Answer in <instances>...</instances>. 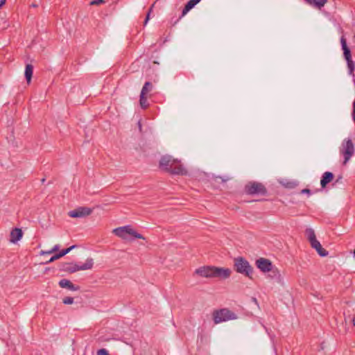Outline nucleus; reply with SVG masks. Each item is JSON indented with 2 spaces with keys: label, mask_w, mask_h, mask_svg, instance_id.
<instances>
[{
  "label": "nucleus",
  "mask_w": 355,
  "mask_h": 355,
  "mask_svg": "<svg viewBox=\"0 0 355 355\" xmlns=\"http://www.w3.org/2000/svg\"><path fill=\"white\" fill-rule=\"evenodd\" d=\"M159 168L171 175H187L188 171L181 162L168 155H163L159 162Z\"/></svg>",
  "instance_id": "nucleus-1"
},
{
  "label": "nucleus",
  "mask_w": 355,
  "mask_h": 355,
  "mask_svg": "<svg viewBox=\"0 0 355 355\" xmlns=\"http://www.w3.org/2000/svg\"><path fill=\"white\" fill-rule=\"evenodd\" d=\"M230 275L231 270L229 268L204 266L196 268L193 275H198L199 277L205 278L218 277L220 279H225L229 278Z\"/></svg>",
  "instance_id": "nucleus-2"
},
{
  "label": "nucleus",
  "mask_w": 355,
  "mask_h": 355,
  "mask_svg": "<svg viewBox=\"0 0 355 355\" xmlns=\"http://www.w3.org/2000/svg\"><path fill=\"white\" fill-rule=\"evenodd\" d=\"M94 260L92 258H87L85 263L78 265L73 263H62L60 265V270L69 273H73L79 270H90L93 268Z\"/></svg>",
  "instance_id": "nucleus-3"
},
{
  "label": "nucleus",
  "mask_w": 355,
  "mask_h": 355,
  "mask_svg": "<svg viewBox=\"0 0 355 355\" xmlns=\"http://www.w3.org/2000/svg\"><path fill=\"white\" fill-rule=\"evenodd\" d=\"M212 318L214 323L218 324L229 320H236L237 319V315L230 309L223 308L214 310L212 312Z\"/></svg>",
  "instance_id": "nucleus-4"
},
{
  "label": "nucleus",
  "mask_w": 355,
  "mask_h": 355,
  "mask_svg": "<svg viewBox=\"0 0 355 355\" xmlns=\"http://www.w3.org/2000/svg\"><path fill=\"white\" fill-rule=\"evenodd\" d=\"M234 267L237 272L252 279L253 268L245 258L242 257L235 258L234 259Z\"/></svg>",
  "instance_id": "nucleus-5"
},
{
  "label": "nucleus",
  "mask_w": 355,
  "mask_h": 355,
  "mask_svg": "<svg viewBox=\"0 0 355 355\" xmlns=\"http://www.w3.org/2000/svg\"><path fill=\"white\" fill-rule=\"evenodd\" d=\"M354 145L351 139H345L343 141L340 148V153L343 155V164H346L354 154Z\"/></svg>",
  "instance_id": "nucleus-6"
},
{
  "label": "nucleus",
  "mask_w": 355,
  "mask_h": 355,
  "mask_svg": "<svg viewBox=\"0 0 355 355\" xmlns=\"http://www.w3.org/2000/svg\"><path fill=\"white\" fill-rule=\"evenodd\" d=\"M245 192L248 195H262L267 194V189L266 187L261 182H249L244 188Z\"/></svg>",
  "instance_id": "nucleus-7"
},
{
  "label": "nucleus",
  "mask_w": 355,
  "mask_h": 355,
  "mask_svg": "<svg viewBox=\"0 0 355 355\" xmlns=\"http://www.w3.org/2000/svg\"><path fill=\"white\" fill-rule=\"evenodd\" d=\"M340 43L342 49L343 51V55L347 62L349 74L354 76V71L355 69V64L352 59V54L349 48L347 45V41L344 36L340 38Z\"/></svg>",
  "instance_id": "nucleus-8"
},
{
  "label": "nucleus",
  "mask_w": 355,
  "mask_h": 355,
  "mask_svg": "<svg viewBox=\"0 0 355 355\" xmlns=\"http://www.w3.org/2000/svg\"><path fill=\"white\" fill-rule=\"evenodd\" d=\"M93 209L87 207H79L69 211L68 215L71 218H84L89 216Z\"/></svg>",
  "instance_id": "nucleus-9"
},
{
  "label": "nucleus",
  "mask_w": 355,
  "mask_h": 355,
  "mask_svg": "<svg viewBox=\"0 0 355 355\" xmlns=\"http://www.w3.org/2000/svg\"><path fill=\"white\" fill-rule=\"evenodd\" d=\"M256 266L263 272H268L272 270L273 266L270 260L266 258H259L255 261Z\"/></svg>",
  "instance_id": "nucleus-10"
},
{
  "label": "nucleus",
  "mask_w": 355,
  "mask_h": 355,
  "mask_svg": "<svg viewBox=\"0 0 355 355\" xmlns=\"http://www.w3.org/2000/svg\"><path fill=\"white\" fill-rule=\"evenodd\" d=\"M200 0H189L184 8L182 10L181 16L174 21L173 25H175L182 17H184L190 10H191L197 3H198Z\"/></svg>",
  "instance_id": "nucleus-11"
},
{
  "label": "nucleus",
  "mask_w": 355,
  "mask_h": 355,
  "mask_svg": "<svg viewBox=\"0 0 355 355\" xmlns=\"http://www.w3.org/2000/svg\"><path fill=\"white\" fill-rule=\"evenodd\" d=\"M61 288H66L69 291H76L80 290L79 286L74 285L70 280L67 279H62L58 282Z\"/></svg>",
  "instance_id": "nucleus-12"
},
{
  "label": "nucleus",
  "mask_w": 355,
  "mask_h": 355,
  "mask_svg": "<svg viewBox=\"0 0 355 355\" xmlns=\"http://www.w3.org/2000/svg\"><path fill=\"white\" fill-rule=\"evenodd\" d=\"M10 241L12 243H16L22 238L23 232L21 229L15 227L12 229V231L10 232Z\"/></svg>",
  "instance_id": "nucleus-13"
},
{
  "label": "nucleus",
  "mask_w": 355,
  "mask_h": 355,
  "mask_svg": "<svg viewBox=\"0 0 355 355\" xmlns=\"http://www.w3.org/2000/svg\"><path fill=\"white\" fill-rule=\"evenodd\" d=\"M334 175L333 173L327 171L324 172L320 180V185L322 189H324L327 185L334 180Z\"/></svg>",
  "instance_id": "nucleus-14"
},
{
  "label": "nucleus",
  "mask_w": 355,
  "mask_h": 355,
  "mask_svg": "<svg viewBox=\"0 0 355 355\" xmlns=\"http://www.w3.org/2000/svg\"><path fill=\"white\" fill-rule=\"evenodd\" d=\"M130 227L131 226H130V225H125L123 227H117L113 230V232L117 236L122 238L123 239H125L126 234H128V232H130Z\"/></svg>",
  "instance_id": "nucleus-15"
},
{
  "label": "nucleus",
  "mask_w": 355,
  "mask_h": 355,
  "mask_svg": "<svg viewBox=\"0 0 355 355\" xmlns=\"http://www.w3.org/2000/svg\"><path fill=\"white\" fill-rule=\"evenodd\" d=\"M268 272H270L269 277L272 279L275 280L277 283L282 282V277L281 275L280 271L279 270V269L277 267L273 266L272 267V270H269Z\"/></svg>",
  "instance_id": "nucleus-16"
},
{
  "label": "nucleus",
  "mask_w": 355,
  "mask_h": 355,
  "mask_svg": "<svg viewBox=\"0 0 355 355\" xmlns=\"http://www.w3.org/2000/svg\"><path fill=\"white\" fill-rule=\"evenodd\" d=\"M311 245L313 248L315 249V250L320 257H326L328 255V251H327L322 247L320 243L318 241H315V243H312Z\"/></svg>",
  "instance_id": "nucleus-17"
},
{
  "label": "nucleus",
  "mask_w": 355,
  "mask_h": 355,
  "mask_svg": "<svg viewBox=\"0 0 355 355\" xmlns=\"http://www.w3.org/2000/svg\"><path fill=\"white\" fill-rule=\"evenodd\" d=\"M33 73V66L31 64H27L26 65L24 76L28 83H30Z\"/></svg>",
  "instance_id": "nucleus-18"
},
{
  "label": "nucleus",
  "mask_w": 355,
  "mask_h": 355,
  "mask_svg": "<svg viewBox=\"0 0 355 355\" xmlns=\"http://www.w3.org/2000/svg\"><path fill=\"white\" fill-rule=\"evenodd\" d=\"M305 234L311 245L318 241L315 234V232L312 228H306L305 230Z\"/></svg>",
  "instance_id": "nucleus-19"
},
{
  "label": "nucleus",
  "mask_w": 355,
  "mask_h": 355,
  "mask_svg": "<svg viewBox=\"0 0 355 355\" xmlns=\"http://www.w3.org/2000/svg\"><path fill=\"white\" fill-rule=\"evenodd\" d=\"M309 5L313 6L318 8H320L324 6L327 0H306Z\"/></svg>",
  "instance_id": "nucleus-20"
},
{
  "label": "nucleus",
  "mask_w": 355,
  "mask_h": 355,
  "mask_svg": "<svg viewBox=\"0 0 355 355\" xmlns=\"http://www.w3.org/2000/svg\"><path fill=\"white\" fill-rule=\"evenodd\" d=\"M153 85L152 83L148 81L146 82L144 85L141 91V94L147 95L150 92L153 90Z\"/></svg>",
  "instance_id": "nucleus-21"
},
{
  "label": "nucleus",
  "mask_w": 355,
  "mask_h": 355,
  "mask_svg": "<svg viewBox=\"0 0 355 355\" xmlns=\"http://www.w3.org/2000/svg\"><path fill=\"white\" fill-rule=\"evenodd\" d=\"M139 104L141 108L146 109L149 104L146 94H140Z\"/></svg>",
  "instance_id": "nucleus-22"
},
{
  "label": "nucleus",
  "mask_w": 355,
  "mask_h": 355,
  "mask_svg": "<svg viewBox=\"0 0 355 355\" xmlns=\"http://www.w3.org/2000/svg\"><path fill=\"white\" fill-rule=\"evenodd\" d=\"M64 252H65V251H60L59 253L55 254L45 263H49L53 262L54 261L64 257Z\"/></svg>",
  "instance_id": "nucleus-23"
},
{
  "label": "nucleus",
  "mask_w": 355,
  "mask_h": 355,
  "mask_svg": "<svg viewBox=\"0 0 355 355\" xmlns=\"http://www.w3.org/2000/svg\"><path fill=\"white\" fill-rule=\"evenodd\" d=\"M128 234L134 236L135 238L136 239H145V237L143 236L141 234L137 232L135 230H134L131 227H130V232H128Z\"/></svg>",
  "instance_id": "nucleus-24"
},
{
  "label": "nucleus",
  "mask_w": 355,
  "mask_h": 355,
  "mask_svg": "<svg viewBox=\"0 0 355 355\" xmlns=\"http://www.w3.org/2000/svg\"><path fill=\"white\" fill-rule=\"evenodd\" d=\"M60 246L59 245H55L53 248L48 251H42L41 254H50L53 253L54 252L57 251L59 249Z\"/></svg>",
  "instance_id": "nucleus-25"
},
{
  "label": "nucleus",
  "mask_w": 355,
  "mask_h": 355,
  "mask_svg": "<svg viewBox=\"0 0 355 355\" xmlns=\"http://www.w3.org/2000/svg\"><path fill=\"white\" fill-rule=\"evenodd\" d=\"M297 185V182L294 181H289L284 184V187L288 189H294Z\"/></svg>",
  "instance_id": "nucleus-26"
},
{
  "label": "nucleus",
  "mask_w": 355,
  "mask_h": 355,
  "mask_svg": "<svg viewBox=\"0 0 355 355\" xmlns=\"http://www.w3.org/2000/svg\"><path fill=\"white\" fill-rule=\"evenodd\" d=\"M62 302L64 304H71L73 303V298L71 297H66L62 300Z\"/></svg>",
  "instance_id": "nucleus-27"
},
{
  "label": "nucleus",
  "mask_w": 355,
  "mask_h": 355,
  "mask_svg": "<svg viewBox=\"0 0 355 355\" xmlns=\"http://www.w3.org/2000/svg\"><path fill=\"white\" fill-rule=\"evenodd\" d=\"M229 178H223V177H221V176H216L214 178V180L216 182H218V180H220L221 182H226L227 180H229Z\"/></svg>",
  "instance_id": "nucleus-28"
},
{
  "label": "nucleus",
  "mask_w": 355,
  "mask_h": 355,
  "mask_svg": "<svg viewBox=\"0 0 355 355\" xmlns=\"http://www.w3.org/2000/svg\"><path fill=\"white\" fill-rule=\"evenodd\" d=\"M151 11H152V7L149 9L148 12L146 14V19L144 22V26H146L147 24V23L150 19V15Z\"/></svg>",
  "instance_id": "nucleus-29"
},
{
  "label": "nucleus",
  "mask_w": 355,
  "mask_h": 355,
  "mask_svg": "<svg viewBox=\"0 0 355 355\" xmlns=\"http://www.w3.org/2000/svg\"><path fill=\"white\" fill-rule=\"evenodd\" d=\"M98 355H108L107 351L105 349H101L97 352Z\"/></svg>",
  "instance_id": "nucleus-30"
},
{
  "label": "nucleus",
  "mask_w": 355,
  "mask_h": 355,
  "mask_svg": "<svg viewBox=\"0 0 355 355\" xmlns=\"http://www.w3.org/2000/svg\"><path fill=\"white\" fill-rule=\"evenodd\" d=\"M104 2V0H92L90 2V5H98Z\"/></svg>",
  "instance_id": "nucleus-31"
},
{
  "label": "nucleus",
  "mask_w": 355,
  "mask_h": 355,
  "mask_svg": "<svg viewBox=\"0 0 355 355\" xmlns=\"http://www.w3.org/2000/svg\"><path fill=\"white\" fill-rule=\"evenodd\" d=\"M76 248V245H71V247L68 248H66V249H64L62 250V251H65V252H64V255H66L67 254H68L71 250H73V248Z\"/></svg>",
  "instance_id": "nucleus-32"
},
{
  "label": "nucleus",
  "mask_w": 355,
  "mask_h": 355,
  "mask_svg": "<svg viewBox=\"0 0 355 355\" xmlns=\"http://www.w3.org/2000/svg\"><path fill=\"white\" fill-rule=\"evenodd\" d=\"M300 193L311 195V191L309 189H304L301 190Z\"/></svg>",
  "instance_id": "nucleus-33"
},
{
  "label": "nucleus",
  "mask_w": 355,
  "mask_h": 355,
  "mask_svg": "<svg viewBox=\"0 0 355 355\" xmlns=\"http://www.w3.org/2000/svg\"><path fill=\"white\" fill-rule=\"evenodd\" d=\"M352 322H353L354 325H355V318H353Z\"/></svg>",
  "instance_id": "nucleus-34"
},
{
  "label": "nucleus",
  "mask_w": 355,
  "mask_h": 355,
  "mask_svg": "<svg viewBox=\"0 0 355 355\" xmlns=\"http://www.w3.org/2000/svg\"><path fill=\"white\" fill-rule=\"evenodd\" d=\"M139 128L141 129V125L140 122H139Z\"/></svg>",
  "instance_id": "nucleus-35"
},
{
  "label": "nucleus",
  "mask_w": 355,
  "mask_h": 355,
  "mask_svg": "<svg viewBox=\"0 0 355 355\" xmlns=\"http://www.w3.org/2000/svg\"><path fill=\"white\" fill-rule=\"evenodd\" d=\"M32 6L33 7H37V6L36 4H33Z\"/></svg>",
  "instance_id": "nucleus-36"
},
{
  "label": "nucleus",
  "mask_w": 355,
  "mask_h": 355,
  "mask_svg": "<svg viewBox=\"0 0 355 355\" xmlns=\"http://www.w3.org/2000/svg\"><path fill=\"white\" fill-rule=\"evenodd\" d=\"M44 181H45V179H44V178H43V179L42 180V183H44Z\"/></svg>",
  "instance_id": "nucleus-37"
},
{
  "label": "nucleus",
  "mask_w": 355,
  "mask_h": 355,
  "mask_svg": "<svg viewBox=\"0 0 355 355\" xmlns=\"http://www.w3.org/2000/svg\"><path fill=\"white\" fill-rule=\"evenodd\" d=\"M353 254H354V257H355V250H354Z\"/></svg>",
  "instance_id": "nucleus-38"
},
{
  "label": "nucleus",
  "mask_w": 355,
  "mask_h": 355,
  "mask_svg": "<svg viewBox=\"0 0 355 355\" xmlns=\"http://www.w3.org/2000/svg\"><path fill=\"white\" fill-rule=\"evenodd\" d=\"M354 38H355V34H354Z\"/></svg>",
  "instance_id": "nucleus-39"
}]
</instances>
